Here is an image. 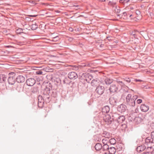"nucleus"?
<instances>
[{"mask_svg": "<svg viewBox=\"0 0 154 154\" xmlns=\"http://www.w3.org/2000/svg\"><path fill=\"white\" fill-rule=\"evenodd\" d=\"M31 28L32 30H35L38 27V25L36 24H32L31 26Z\"/></svg>", "mask_w": 154, "mask_h": 154, "instance_id": "7c9ffc66", "label": "nucleus"}, {"mask_svg": "<svg viewBox=\"0 0 154 154\" xmlns=\"http://www.w3.org/2000/svg\"><path fill=\"white\" fill-rule=\"evenodd\" d=\"M117 82L119 83V84L121 85L122 86H123L125 85L124 83L122 81H117Z\"/></svg>", "mask_w": 154, "mask_h": 154, "instance_id": "09e8293b", "label": "nucleus"}, {"mask_svg": "<svg viewBox=\"0 0 154 154\" xmlns=\"http://www.w3.org/2000/svg\"><path fill=\"white\" fill-rule=\"evenodd\" d=\"M125 119V116H123L119 115V118H118L116 122L120 124L122 123L123 122H124Z\"/></svg>", "mask_w": 154, "mask_h": 154, "instance_id": "4468645a", "label": "nucleus"}, {"mask_svg": "<svg viewBox=\"0 0 154 154\" xmlns=\"http://www.w3.org/2000/svg\"><path fill=\"white\" fill-rule=\"evenodd\" d=\"M23 29L21 28H19L16 30V32L18 34H20L21 33H23Z\"/></svg>", "mask_w": 154, "mask_h": 154, "instance_id": "473e14b6", "label": "nucleus"}, {"mask_svg": "<svg viewBox=\"0 0 154 154\" xmlns=\"http://www.w3.org/2000/svg\"><path fill=\"white\" fill-rule=\"evenodd\" d=\"M69 30L71 32H72L73 31V29L71 27L69 28Z\"/></svg>", "mask_w": 154, "mask_h": 154, "instance_id": "864d4df0", "label": "nucleus"}, {"mask_svg": "<svg viewBox=\"0 0 154 154\" xmlns=\"http://www.w3.org/2000/svg\"><path fill=\"white\" fill-rule=\"evenodd\" d=\"M127 15V14L126 12H123L122 15L119 14H117V16L119 18H122V17L123 16L124 17H125Z\"/></svg>", "mask_w": 154, "mask_h": 154, "instance_id": "72a5a7b5", "label": "nucleus"}, {"mask_svg": "<svg viewBox=\"0 0 154 154\" xmlns=\"http://www.w3.org/2000/svg\"><path fill=\"white\" fill-rule=\"evenodd\" d=\"M25 78L23 75H20L16 78V82L19 83H22L25 81Z\"/></svg>", "mask_w": 154, "mask_h": 154, "instance_id": "9d476101", "label": "nucleus"}, {"mask_svg": "<svg viewBox=\"0 0 154 154\" xmlns=\"http://www.w3.org/2000/svg\"><path fill=\"white\" fill-rule=\"evenodd\" d=\"M116 143V140L114 138H112L110 139L109 140V142L108 143L110 145H114Z\"/></svg>", "mask_w": 154, "mask_h": 154, "instance_id": "cd10ccee", "label": "nucleus"}, {"mask_svg": "<svg viewBox=\"0 0 154 154\" xmlns=\"http://www.w3.org/2000/svg\"><path fill=\"white\" fill-rule=\"evenodd\" d=\"M68 40L70 42H72L74 39V38L72 37H70L69 36H67Z\"/></svg>", "mask_w": 154, "mask_h": 154, "instance_id": "c03bdc74", "label": "nucleus"}, {"mask_svg": "<svg viewBox=\"0 0 154 154\" xmlns=\"http://www.w3.org/2000/svg\"><path fill=\"white\" fill-rule=\"evenodd\" d=\"M103 119L107 125L111 124L112 122V119L110 114H107L103 117Z\"/></svg>", "mask_w": 154, "mask_h": 154, "instance_id": "20e7f679", "label": "nucleus"}, {"mask_svg": "<svg viewBox=\"0 0 154 154\" xmlns=\"http://www.w3.org/2000/svg\"><path fill=\"white\" fill-rule=\"evenodd\" d=\"M89 73L86 72L82 74L81 76L83 79L85 78V79L86 81H88V79H87V78L89 76Z\"/></svg>", "mask_w": 154, "mask_h": 154, "instance_id": "393cba45", "label": "nucleus"}, {"mask_svg": "<svg viewBox=\"0 0 154 154\" xmlns=\"http://www.w3.org/2000/svg\"><path fill=\"white\" fill-rule=\"evenodd\" d=\"M112 79L107 78L104 79L103 81V84H105L106 85H109L112 83Z\"/></svg>", "mask_w": 154, "mask_h": 154, "instance_id": "ddd939ff", "label": "nucleus"}, {"mask_svg": "<svg viewBox=\"0 0 154 154\" xmlns=\"http://www.w3.org/2000/svg\"><path fill=\"white\" fill-rule=\"evenodd\" d=\"M15 41L16 42L17 44L19 45H22L23 44V43L22 42L18 41L17 40H15Z\"/></svg>", "mask_w": 154, "mask_h": 154, "instance_id": "a18cd8bd", "label": "nucleus"}, {"mask_svg": "<svg viewBox=\"0 0 154 154\" xmlns=\"http://www.w3.org/2000/svg\"><path fill=\"white\" fill-rule=\"evenodd\" d=\"M91 66L92 65V64H90V63H89V64H85V65H84V66H88V67H90V66H91Z\"/></svg>", "mask_w": 154, "mask_h": 154, "instance_id": "8fccbe9b", "label": "nucleus"}, {"mask_svg": "<svg viewBox=\"0 0 154 154\" xmlns=\"http://www.w3.org/2000/svg\"><path fill=\"white\" fill-rule=\"evenodd\" d=\"M94 147L96 150L98 151L102 149V146L101 144L97 143L95 145Z\"/></svg>", "mask_w": 154, "mask_h": 154, "instance_id": "412c9836", "label": "nucleus"}, {"mask_svg": "<svg viewBox=\"0 0 154 154\" xmlns=\"http://www.w3.org/2000/svg\"><path fill=\"white\" fill-rule=\"evenodd\" d=\"M127 109V107L124 104H121L119 105L117 108L118 111L121 112H125Z\"/></svg>", "mask_w": 154, "mask_h": 154, "instance_id": "1a4fd4ad", "label": "nucleus"}, {"mask_svg": "<svg viewBox=\"0 0 154 154\" xmlns=\"http://www.w3.org/2000/svg\"><path fill=\"white\" fill-rule=\"evenodd\" d=\"M69 66L72 67L71 69H72L75 71L78 70L79 69V66L76 65H70Z\"/></svg>", "mask_w": 154, "mask_h": 154, "instance_id": "c85d7f7f", "label": "nucleus"}, {"mask_svg": "<svg viewBox=\"0 0 154 154\" xmlns=\"http://www.w3.org/2000/svg\"><path fill=\"white\" fill-rule=\"evenodd\" d=\"M124 80L127 82L128 83H130L131 82V79L129 78H125L124 79Z\"/></svg>", "mask_w": 154, "mask_h": 154, "instance_id": "a19ab883", "label": "nucleus"}, {"mask_svg": "<svg viewBox=\"0 0 154 154\" xmlns=\"http://www.w3.org/2000/svg\"><path fill=\"white\" fill-rule=\"evenodd\" d=\"M143 31H141L140 32H138V33H140L141 35H142L143 33Z\"/></svg>", "mask_w": 154, "mask_h": 154, "instance_id": "13d9d810", "label": "nucleus"}, {"mask_svg": "<svg viewBox=\"0 0 154 154\" xmlns=\"http://www.w3.org/2000/svg\"><path fill=\"white\" fill-rule=\"evenodd\" d=\"M109 102L110 105L112 106H116L118 102V99L114 97H111L109 99Z\"/></svg>", "mask_w": 154, "mask_h": 154, "instance_id": "6e6552de", "label": "nucleus"}, {"mask_svg": "<svg viewBox=\"0 0 154 154\" xmlns=\"http://www.w3.org/2000/svg\"><path fill=\"white\" fill-rule=\"evenodd\" d=\"M110 110V108L108 106H104L102 109V111L103 113H107Z\"/></svg>", "mask_w": 154, "mask_h": 154, "instance_id": "f3484780", "label": "nucleus"}, {"mask_svg": "<svg viewBox=\"0 0 154 154\" xmlns=\"http://www.w3.org/2000/svg\"><path fill=\"white\" fill-rule=\"evenodd\" d=\"M104 46V45L103 44H101L100 45V48H103Z\"/></svg>", "mask_w": 154, "mask_h": 154, "instance_id": "5fc2aeb1", "label": "nucleus"}, {"mask_svg": "<svg viewBox=\"0 0 154 154\" xmlns=\"http://www.w3.org/2000/svg\"><path fill=\"white\" fill-rule=\"evenodd\" d=\"M131 95L130 94H128L126 97V102L130 100V99H132L131 98Z\"/></svg>", "mask_w": 154, "mask_h": 154, "instance_id": "e433bc0d", "label": "nucleus"}, {"mask_svg": "<svg viewBox=\"0 0 154 154\" xmlns=\"http://www.w3.org/2000/svg\"><path fill=\"white\" fill-rule=\"evenodd\" d=\"M108 154L107 153L105 152V153H104V154Z\"/></svg>", "mask_w": 154, "mask_h": 154, "instance_id": "0e129e2a", "label": "nucleus"}, {"mask_svg": "<svg viewBox=\"0 0 154 154\" xmlns=\"http://www.w3.org/2000/svg\"><path fill=\"white\" fill-rule=\"evenodd\" d=\"M100 1L101 2H104L106 0H100Z\"/></svg>", "mask_w": 154, "mask_h": 154, "instance_id": "e2e57ef3", "label": "nucleus"}, {"mask_svg": "<svg viewBox=\"0 0 154 154\" xmlns=\"http://www.w3.org/2000/svg\"><path fill=\"white\" fill-rule=\"evenodd\" d=\"M97 79H94L91 82V85L92 86L94 87L97 86L98 82Z\"/></svg>", "mask_w": 154, "mask_h": 154, "instance_id": "bb28decb", "label": "nucleus"}, {"mask_svg": "<svg viewBox=\"0 0 154 154\" xmlns=\"http://www.w3.org/2000/svg\"><path fill=\"white\" fill-rule=\"evenodd\" d=\"M115 12L117 13V14H118L120 12L121 10L119 7H117L116 6L115 7Z\"/></svg>", "mask_w": 154, "mask_h": 154, "instance_id": "f704fd0d", "label": "nucleus"}, {"mask_svg": "<svg viewBox=\"0 0 154 154\" xmlns=\"http://www.w3.org/2000/svg\"><path fill=\"white\" fill-rule=\"evenodd\" d=\"M27 18L28 20L29 21H30L31 20V19L30 18Z\"/></svg>", "mask_w": 154, "mask_h": 154, "instance_id": "680f3d73", "label": "nucleus"}, {"mask_svg": "<svg viewBox=\"0 0 154 154\" xmlns=\"http://www.w3.org/2000/svg\"><path fill=\"white\" fill-rule=\"evenodd\" d=\"M109 4L112 6H114L116 4V3L110 1L109 3Z\"/></svg>", "mask_w": 154, "mask_h": 154, "instance_id": "ea45409f", "label": "nucleus"}, {"mask_svg": "<svg viewBox=\"0 0 154 154\" xmlns=\"http://www.w3.org/2000/svg\"><path fill=\"white\" fill-rule=\"evenodd\" d=\"M142 100L141 99H138L137 100V103L138 104H140L142 102Z\"/></svg>", "mask_w": 154, "mask_h": 154, "instance_id": "de8ad7c7", "label": "nucleus"}, {"mask_svg": "<svg viewBox=\"0 0 154 154\" xmlns=\"http://www.w3.org/2000/svg\"><path fill=\"white\" fill-rule=\"evenodd\" d=\"M5 47L7 48H13V46L11 45L6 46Z\"/></svg>", "mask_w": 154, "mask_h": 154, "instance_id": "3c124183", "label": "nucleus"}, {"mask_svg": "<svg viewBox=\"0 0 154 154\" xmlns=\"http://www.w3.org/2000/svg\"><path fill=\"white\" fill-rule=\"evenodd\" d=\"M110 145L108 144H104V145L102 146V149L103 151L108 150L109 148Z\"/></svg>", "mask_w": 154, "mask_h": 154, "instance_id": "5701e85b", "label": "nucleus"}, {"mask_svg": "<svg viewBox=\"0 0 154 154\" xmlns=\"http://www.w3.org/2000/svg\"><path fill=\"white\" fill-rule=\"evenodd\" d=\"M15 75V73L13 72H10L8 74V81L9 84L13 85L15 83L16 80Z\"/></svg>", "mask_w": 154, "mask_h": 154, "instance_id": "7ed1b4c3", "label": "nucleus"}, {"mask_svg": "<svg viewBox=\"0 0 154 154\" xmlns=\"http://www.w3.org/2000/svg\"><path fill=\"white\" fill-rule=\"evenodd\" d=\"M105 88L104 86L101 85H98L95 89V92L98 95H101L104 92Z\"/></svg>", "mask_w": 154, "mask_h": 154, "instance_id": "39448f33", "label": "nucleus"}, {"mask_svg": "<svg viewBox=\"0 0 154 154\" xmlns=\"http://www.w3.org/2000/svg\"><path fill=\"white\" fill-rule=\"evenodd\" d=\"M153 140L150 138V137H148L145 140V143L144 146L146 147L145 149V152H148L149 153L151 154L152 152L154 150V148L153 147Z\"/></svg>", "mask_w": 154, "mask_h": 154, "instance_id": "f03ea898", "label": "nucleus"}, {"mask_svg": "<svg viewBox=\"0 0 154 154\" xmlns=\"http://www.w3.org/2000/svg\"><path fill=\"white\" fill-rule=\"evenodd\" d=\"M134 80H135V81L136 82H142V80H140V79H135Z\"/></svg>", "mask_w": 154, "mask_h": 154, "instance_id": "603ef678", "label": "nucleus"}, {"mask_svg": "<svg viewBox=\"0 0 154 154\" xmlns=\"http://www.w3.org/2000/svg\"><path fill=\"white\" fill-rule=\"evenodd\" d=\"M143 154H151L149 153L148 152H144L143 153Z\"/></svg>", "mask_w": 154, "mask_h": 154, "instance_id": "4d7b16f0", "label": "nucleus"}, {"mask_svg": "<svg viewBox=\"0 0 154 154\" xmlns=\"http://www.w3.org/2000/svg\"><path fill=\"white\" fill-rule=\"evenodd\" d=\"M29 16L30 17H35L36 16V15H29Z\"/></svg>", "mask_w": 154, "mask_h": 154, "instance_id": "052dcab7", "label": "nucleus"}, {"mask_svg": "<svg viewBox=\"0 0 154 154\" xmlns=\"http://www.w3.org/2000/svg\"><path fill=\"white\" fill-rule=\"evenodd\" d=\"M135 113L134 112L133 113H132L131 115H132L133 114H134Z\"/></svg>", "mask_w": 154, "mask_h": 154, "instance_id": "338daca9", "label": "nucleus"}, {"mask_svg": "<svg viewBox=\"0 0 154 154\" xmlns=\"http://www.w3.org/2000/svg\"><path fill=\"white\" fill-rule=\"evenodd\" d=\"M35 79L32 78H28L26 81L27 85L29 86H33L35 83Z\"/></svg>", "mask_w": 154, "mask_h": 154, "instance_id": "423d86ee", "label": "nucleus"}, {"mask_svg": "<svg viewBox=\"0 0 154 154\" xmlns=\"http://www.w3.org/2000/svg\"><path fill=\"white\" fill-rule=\"evenodd\" d=\"M42 73L43 72L41 70H38L36 72V73L37 75H41Z\"/></svg>", "mask_w": 154, "mask_h": 154, "instance_id": "79ce46f5", "label": "nucleus"}, {"mask_svg": "<svg viewBox=\"0 0 154 154\" xmlns=\"http://www.w3.org/2000/svg\"><path fill=\"white\" fill-rule=\"evenodd\" d=\"M138 97L137 95H134L133 97V98H132V99L133 100H134L135 101V100L138 98Z\"/></svg>", "mask_w": 154, "mask_h": 154, "instance_id": "49530a36", "label": "nucleus"}, {"mask_svg": "<svg viewBox=\"0 0 154 154\" xmlns=\"http://www.w3.org/2000/svg\"><path fill=\"white\" fill-rule=\"evenodd\" d=\"M68 77L70 79H75L78 77L77 73L73 72H69L68 74Z\"/></svg>", "mask_w": 154, "mask_h": 154, "instance_id": "9b49d317", "label": "nucleus"}, {"mask_svg": "<svg viewBox=\"0 0 154 154\" xmlns=\"http://www.w3.org/2000/svg\"><path fill=\"white\" fill-rule=\"evenodd\" d=\"M144 119V117L143 116H142V117H141L138 116L137 117H134V118L132 119H134L135 121H137V123H139L142 121Z\"/></svg>", "mask_w": 154, "mask_h": 154, "instance_id": "6ab92c4d", "label": "nucleus"}, {"mask_svg": "<svg viewBox=\"0 0 154 154\" xmlns=\"http://www.w3.org/2000/svg\"><path fill=\"white\" fill-rule=\"evenodd\" d=\"M6 79L5 75L3 74L0 75V82L1 83L5 82Z\"/></svg>", "mask_w": 154, "mask_h": 154, "instance_id": "4be33fe9", "label": "nucleus"}, {"mask_svg": "<svg viewBox=\"0 0 154 154\" xmlns=\"http://www.w3.org/2000/svg\"><path fill=\"white\" fill-rule=\"evenodd\" d=\"M15 40H13L14 41V42H11V43L12 44H16V42L15 41Z\"/></svg>", "mask_w": 154, "mask_h": 154, "instance_id": "6e6d98bb", "label": "nucleus"}, {"mask_svg": "<svg viewBox=\"0 0 154 154\" xmlns=\"http://www.w3.org/2000/svg\"><path fill=\"white\" fill-rule=\"evenodd\" d=\"M151 137L150 138L153 140V143H154V131H152L151 134Z\"/></svg>", "mask_w": 154, "mask_h": 154, "instance_id": "4c0bfd02", "label": "nucleus"}, {"mask_svg": "<svg viewBox=\"0 0 154 154\" xmlns=\"http://www.w3.org/2000/svg\"><path fill=\"white\" fill-rule=\"evenodd\" d=\"M131 16H132V15H131H131H130L129 16V17H131Z\"/></svg>", "mask_w": 154, "mask_h": 154, "instance_id": "69168bd1", "label": "nucleus"}, {"mask_svg": "<svg viewBox=\"0 0 154 154\" xmlns=\"http://www.w3.org/2000/svg\"><path fill=\"white\" fill-rule=\"evenodd\" d=\"M112 117V121H116L118 118H119V115L116 113L110 112V113Z\"/></svg>", "mask_w": 154, "mask_h": 154, "instance_id": "f8f14e48", "label": "nucleus"}, {"mask_svg": "<svg viewBox=\"0 0 154 154\" xmlns=\"http://www.w3.org/2000/svg\"><path fill=\"white\" fill-rule=\"evenodd\" d=\"M102 134L105 138H109L110 137L109 133L106 131H104Z\"/></svg>", "mask_w": 154, "mask_h": 154, "instance_id": "b1692460", "label": "nucleus"}, {"mask_svg": "<svg viewBox=\"0 0 154 154\" xmlns=\"http://www.w3.org/2000/svg\"><path fill=\"white\" fill-rule=\"evenodd\" d=\"M109 89L111 93H115L117 92L118 90V84L117 83H112L110 85Z\"/></svg>", "mask_w": 154, "mask_h": 154, "instance_id": "0eeeda50", "label": "nucleus"}, {"mask_svg": "<svg viewBox=\"0 0 154 154\" xmlns=\"http://www.w3.org/2000/svg\"><path fill=\"white\" fill-rule=\"evenodd\" d=\"M146 147L145 146L141 145L139 146L136 148V151L137 152H140L145 150Z\"/></svg>", "mask_w": 154, "mask_h": 154, "instance_id": "a211bd4d", "label": "nucleus"}, {"mask_svg": "<svg viewBox=\"0 0 154 154\" xmlns=\"http://www.w3.org/2000/svg\"><path fill=\"white\" fill-rule=\"evenodd\" d=\"M30 90L31 92L33 93H36L38 91L37 87H34L32 88Z\"/></svg>", "mask_w": 154, "mask_h": 154, "instance_id": "a878e982", "label": "nucleus"}, {"mask_svg": "<svg viewBox=\"0 0 154 154\" xmlns=\"http://www.w3.org/2000/svg\"><path fill=\"white\" fill-rule=\"evenodd\" d=\"M116 151V148L112 146L110 147L108 152L109 153L108 154H115Z\"/></svg>", "mask_w": 154, "mask_h": 154, "instance_id": "aec40b11", "label": "nucleus"}, {"mask_svg": "<svg viewBox=\"0 0 154 154\" xmlns=\"http://www.w3.org/2000/svg\"><path fill=\"white\" fill-rule=\"evenodd\" d=\"M139 32V31L137 30H134V31L130 33V34L134 36V37H135V36H137V33Z\"/></svg>", "mask_w": 154, "mask_h": 154, "instance_id": "2f4dec72", "label": "nucleus"}, {"mask_svg": "<svg viewBox=\"0 0 154 154\" xmlns=\"http://www.w3.org/2000/svg\"><path fill=\"white\" fill-rule=\"evenodd\" d=\"M109 138H105L104 139H103L102 140V143L103 144H109L108 143L109 141Z\"/></svg>", "mask_w": 154, "mask_h": 154, "instance_id": "c756f323", "label": "nucleus"}, {"mask_svg": "<svg viewBox=\"0 0 154 154\" xmlns=\"http://www.w3.org/2000/svg\"><path fill=\"white\" fill-rule=\"evenodd\" d=\"M52 85L51 83L46 86V88L43 90V96L39 95L38 97V106L40 108H42L45 101L46 103H49L51 99V97H55L56 93L52 90Z\"/></svg>", "mask_w": 154, "mask_h": 154, "instance_id": "f257e3e1", "label": "nucleus"}, {"mask_svg": "<svg viewBox=\"0 0 154 154\" xmlns=\"http://www.w3.org/2000/svg\"><path fill=\"white\" fill-rule=\"evenodd\" d=\"M129 1L130 0H120L119 2L120 3L124 5L125 3H128Z\"/></svg>", "mask_w": 154, "mask_h": 154, "instance_id": "c9c22d12", "label": "nucleus"}, {"mask_svg": "<svg viewBox=\"0 0 154 154\" xmlns=\"http://www.w3.org/2000/svg\"><path fill=\"white\" fill-rule=\"evenodd\" d=\"M151 154H154V152H152L151 153Z\"/></svg>", "mask_w": 154, "mask_h": 154, "instance_id": "774afa93", "label": "nucleus"}, {"mask_svg": "<svg viewBox=\"0 0 154 154\" xmlns=\"http://www.w3.org/2000/svg\"><path fill=\"white\" fill-rule=\"evenodd\" d=\"M110 37H106V38H107L109 41H110L111 40V39H110Z\"/></svg>", "mask_w": 154, "mask_h": 154, "instance_id": "bf43d9fd", "label": "nucleus"}, {"mask_svg": "<svg viewBox=\"0 0 154 154\" xmlns=\"http://www.w3.org/2000/svg\"><path fill=\"white\" fill-rule=\"evenodd\" d=\"M93 78V77L90 74H89V76L88 77L87 79H88V81L91 80Z\"/></svg>", "mask_w": 154, "mask_h": 154, "instance_id": "37998d69", "label": "nucleus"}, {"mask_svg": "<svg viewBox=\"0 0 154 154\" xmlns=\"http://www.w3.org/2000/svg\"><path fill=\"white\" fill-rule=\"evenodd\" d=\"M63 83L65 84H68L69 82L68 81V79H67L65 78L63 80Z\"/></svg>", "mask_w": 154, "mask_h": 154, "instance_id": "58836bf2", "label": "nucleus"}, {"mask_svg": "<svg viewBox=\"0 0 154 154\" xmlns=\"http://www.w3.org/2000/svg\"><path fill=\"white\" fill-rule=\"evenodd\" d=\"M127 104L128 105L130 106L134 107V106L135 104V102L134 100H133L132 99H130V100L126 102Z\"/></svg>", "mask_w": 154, "mask_h": 154, "instance_id": "dca6fc26", "label": "nucleus"}, {"mask_svg": "<svg viewBox=\"0 0 154 154\" xmlns=\"http://www.w3.org/2000/svg\"><path fill=\"white\" fill-rule=\"evenodd\" d=\"M140 109L142 111L146 112L149 110V107L147 105L143 104L141 105L140 106Z\"/></svg>", "mask_w": 154, "mask_h": 154, "instance_id": "2eb2a0df", "label": "nucleus"}]
</instances>
